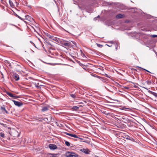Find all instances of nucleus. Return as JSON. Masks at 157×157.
Here are the masks:
<instances>
[{
    "label": "nucleus",
    "instance_id": "1",
    "mask_svg": "<svg viewBox=\"0 0 157 157\" xmlns=\"http://www.w3.org/2000/svg\"><path fill=\"white\" fill-rule=\"evenodd\" d=\"M71 42H72L73 44H75L74 43L73 41H66L65 42H63V45L69 47L71 45Z\"/></svg>",
    "mask_w": 157,
    "mask_h": 157
},
{
    "label": "nucleus",
    "instance_id": "2",
    "mask_svg": "<svg viewBox=\"0 0 157 157\" xmlns=\"http://www.w3.org/2000/svg\"><path fill=\"white\" fill-rule=\"evenodd\" d=\"M11 134L12 136L14 137L15 138L18 137L19 136V134L18 132L15 130H14Z\"/></svg>",
    "mask_w": 157,
    "mask_h": 157
},
{
    "label": "nucleus",
    "instance_id": "3",
    "mask_svg": "<svg viewBox=\"0 0 157 157\" xmlns=\"http://www.w3.org/2000/svg\"><path fill=\"white\" fill-rule=\"evenodd\" d=\"M67 157H76L78 156V155L75 153L68 152L67 154Z\"/></svg>",
    "mask_w": 157,
    "mask_h": 157
},
{
    "label": "nucleus",
    "instance_id": "4",
    "mask_svg": "<svg viewBox=\"0 0 157 157\" xmlns=\"http://www.w3.org/2000/svg\"><path fill=\"white\" fill-rule=\"evenodd\" d=\"M12 101L14 102L15 105L17 106L20 107L23 105V103L21 102L16 101L14 100H12Z\"/></svg>",
    "mask_w": 157,
    "mask_h": 157
},
{
    "label": "nucleus",
    "instance_id": "5",
    "mask_svg": "<svg viewBox=\"0 0 157 157\" xmlns=\"http://www.w3.org/2000/svg\"><path fill=\"white\" fill-rule=\"evenodd\" d=\"M6 93L7 94H8L9 96L11 98H19V97L18 96H16L14 95L13 94L11 93L10 92L7 91L6 92Z\"/></svg>",
    "mask_w": 157,
    "mask_h": 157
},
{
    "label": "nucleus",
    "instance_id": "6",
    "mask_svg": "<svg viewBox=\"0 0 157 157\" xmlns=\"http://www.w3.org/2000/svg\"><path fill=\"white\" fill-rule=\"evenodd\" d=\"M49 148L52 150H54L56 149L57 146L55 144H50L48 146Z\"/></svg>",
    "mask_w": 157,
    "mask_h": 157
},
{
    "label": "nucleus",
    "instance_id": "7",
    "mask_svg": "<svg viewBox=\"0 0 157 157\" xmlns=\"http://www.w3.org/2000/svg\"><path fill=\"white\" fill-rule=\"evenodd\" d=\"M80 151L86 154H89L90 151H89L88 149H82L80 150Z\"/></svg>",
    "mask_w": 157,
    "mask_h": 157
},
{
    "label": "nucleus",
    "instance_id": "8",
    "mask_svg": "<svg viewBox=\"0 0 157 157\" xmlns=\"http://www.w3.org/2000/svg\"><path fill=\"white\" fill-rule=\"evenodd\" d=\"M46 36L48 37V38H49L51 40H55V39L56 38L55 37H54V36H53L51 35L50 34L47 33L46 34Z\"/></svg>",
    "mask_w": 157,
    "mask_h": 157
},
{
    "label": "nucleus",
    "instance_id": "9",
    "mask_svg": "<svg viewBox=\"0 0 157 157\" xmlns=\"http://www.w3.org/2000/svg\"><path fill=\"white\" fill-rule=\"evenodd\" d=\"M65 134L70 136H72V137L75 138H78V136L75 134H73L71 133H68L67 132H65Z\"/></svg>",
    "mask_w": 157,
    "mask_h": 157
},
{
    "label": "nucleus",
    "instance_id": "10",
    "mask_svg": "<svg viewBox=\"0 0 157 157\" xmlns=\"http://www.w3.org/2000/svg\"><path fill=\"white\" fill-rule=\"evenodd\" d=\"M0 109L2 112H5L6 114L8 113V112L6 109L4 105H3L2 106H1Z\"/></svg>",
    "mask_w": 157,
    "mask_h": 157
},
{
    "label": "nucleus",
    "instance_id": "11",
    "mask_svg": "<svg viewBox=\"0 0 157 157\" xmlns=\"http://www.w3.org/2000/svg\"><path fill=\"white\" fill-rule=\"evenodd\" d=\"M49 107V106L48 105L47 106H45L43 107L41 110L42 111L44 112L48 110Z\"/></svg>",
    "mask_w": 157,
    "mask_h": 157
},
{
    "label": "nucleus",
    "instance_id": "12",
    "mask_svg": "<svg viewBox=\"0 0 157 157\" xmlns=\"http://www.w3.org/2000/svg\"><path fill=\"white\" fill-rule=\"evenodd\" d=\"M124 16V15L123 14H120L117 15L116 16V17L117 19H119L121 18H122Z\"/></svg>",
    "mask_w": 157,
    "mask_h": 157
},
{
    "label": "nucleus",
    "instance_id": "13",
    "mask_svg": "<svg viewBox=\"0 0 157 157\" xmlns=\"http://www.w3.org/2000/svg\"><path fill=\"white\" fill-rule=\"evenodd\" d=\"M48 156L49 157H57L56 154H52L51 153H48Z\"/></svg>",
    "mask_w": 157,
    "mask_h": 157
},
{
    "label": "nucleus",
    "instance_id": "14",
    "mask_svg": "<svg viewBox=\"0 0 157 157\" xmlns=\"http://www.w3.org/2000/svg\"><path fill=\"white\" fill-rule=\"evenodd\" d=\"M149 92H150L151 93V94H152L155 97H157V94L156 93H155L154 92H152L151 91L149 90L148 91Z\"/></svg>",
    "mask_w": 157,
    "mask_h": 157
},
{
    "label": "nucleus",
    "instance_id": "15",
    "mask_svg": "<svg viewBox=\"0 0 157 157\" xmlns=\"http://www.w3.org/2000/svg\"><path fill=\"white\" fill-rule=\"evenodd\" d=\"M79 108L78 107L74 106L73 107L72 109L74 110H78Z\"/></svg>",
    "mask_w": 157,
    "mask_h": 157
},
{
    "label": "nucleus",
    "instance_id": "16",
    "mask_svg": "<svg viewBox=\"0 0 157 157\" xmlns=\"http://www.w3.org/2000/svg\"><path fill=\"white\" fill-rule=\"evenodd\" d=\"M14 78L15 79L16 81L18 80L19 79V77L18 75H14Z\"/></svg>",
    "mask_w": 157,
    "mask_h": 157
},
{
    "label": "nucleus",
    "instance_id": "17",
    "mask_svg": "<svg viewBox=\"0 0 157 157\" xmlns=\"http://www.w3.org/2000/svg\"><path fill=\"white\" fill-rule=\"evenodd\" d=\"M0 136L2 138H4L5 137V135L2 132H0Z\"/></svg>",
    "mask_w": 157,
    "mask_h": 157
},
{
    "label": "nucleus",
    "instance_id": "18",
    "mask_svg": "<svg viewBox=\"0 0 157 157\" xmlns=\"http://www.w3.org/2000/svg\"><path fill=\"white\" fill-rule=\"evenodd\" d=\"M9 2L10 3V6H11L12 7L13 6V2H12V1H11L10 0H9Z\"/></svg>",
    "mask_w": 157,
    "mask_h": 157
},
{
    "label": "nucleus",
    "instance_id": "19",
    "mask_svg": "<svg viewBox=\"0 0 157 157\" xmlns=\"http://www.w3.org/2000/svg\"><path fill=\"white\" fill-rule=\"evenodd\" d=\"M65 144L67 146H70V143H69V142H68L67 141H65Z\"/></svg>",
    "mask_w": 157,
    "mask_h": 157
},
{
    "label": "nucleus",
    "instance_id": "20",
    "mask_svg": "<svg viewBox=\"0 0 157 157\" xmlns=\"http://www.w3.org/2000/svg\"><path fill=\"white\" fill-rule=\"evenodd\" d=\"M80 51L81 52V55L82 56H83V57H85V56L84 55V54L82 52V51L80 50Z\"/></svg>",
    "mask_w": 157,
    "mask_h": 157
},
{
    "label": "nucleus",
    "instance_id": "21",
    "mask_svg": "<svg viewBox=\"0 0 157 157\" xmlns=\"http://www.w3.org/2000/svg\"><path fill=\"white\" fill-rule=\"evenodd\" d=\"M97 46L99 47H102L103 46L102 45L98 44H97Z\"/></svg>",
    "mask_w": 157,
    "mask_h": 157
},
{
    "label": "nucleus",
    "instance_id": "22",
    "mask_svg": "<svg viewBox=\"0 0 157 157\" xmlns=\"http://www.w3.org/2000/svg\"><path fill=\"white\" fill-rule=\"evenodd\" d=\"M115 47L116 49V50L118 49V46L117 44H115Z\"/></svg>",
    "mask_w": 157,
    "mask_h": 157
},
{
    "label": "nucleus",
    "instance_id": "23",
    "mask_svg": "<svg viewBox=\"0 0 157 157\" xmlns=\"http://www.w3.org/2000/svg\"><path fill=\"white\" fill-rule=\"evenodd\" d=\"M71 97L73 98H74L75 97V94H71Z\"/></svg>",
    "mask_w": 157,
    "mask_h": 157
},
{
    "label": "nucleus",
    "instance_id": "24",
    "mask_svg": "<svg viewBox=\"0 0 157 157\" xmlns=\"http://www.w3.org/2000/svg\"><path fill=\"white\" fill-rule=\"evenodd\" d=\"M26 18L27 19H28V20H29V19H30V18H31L30 17H29V16L28 15H27L26 16Z\"/></svg>",
    "mask_w": 157,
    "mask_h": 157
},
{
    "label": "nucleus",
    "instance_id": "25",
    "mask_svg": "<svg viewBox=\"0 0 157 157\" xmlns=\"http://www.w3.org/2000/svg\"><path fill=\"white\" fill-rule=\"evenodd\" d=\"M108 43L111 44H112L114 43V42L112 41H109Z\"/></svg>",
    "mask_w": 157,
    "mask_h": 157
},
{
    "label": "nucleus",
    "instance_id": "26",
    "mask_svg": "<svg viewBox=\"0 0 157 157\" xmlns=\"http://www.w3.org/2000/svg\"><path fill=\"white\" fill-rule=\"evenodd\" d=\"M147 83V84H150L151 83V81H146Z\"/></svg>",
    "mask_w": 157,
    "mask_h": 157
},
{
    "label": "nucleus",
    "instance_id": "27",
    "mask_svg": "<svg viewBox=\"0 0 157 157\" xmlns=\"http://www.w3.org/2000/svg\"><path fill=\"white\" fill-rule=\"evenodd\" d=\"M106 45L109 47H111L112 46V45L111 44H106Z\"/></svg>",
    "mask_w": 157,
    "mask_h": 157
},
{
    "label": "nucleus",
    "instance_id": "28",
    "mask_svg": "<svg viewBox=\"0 0 157 157\" xmlns=\"http://www.w3.org/2000/svg\"><path fill=\"white\" fill-rule=\"evenodd\" d=\"M152 37H157V35H154L152 36Z\"/></svg>",
    "mask_w": 157,
    "mask_h": 157
},
{
    "label": "nucleus",
    "instance_id": "29",
    "mask_svg": "<svg viewBox=\"0 0 157 157\" xmlns=\"http://www.w3.org/2000/svg\"><path fill=\"white\" fill-rule=\"evenodd\" d=\"M143 70H145V71H147V72H149L151 73V72H150V71H148V70H146V69H145L143 68Z\"/></svg>",
    "mask_w": 157,
    "mask_h": 157
},
{
    "label": "nucleus",
    "instance_id": "30",
    "mask_svg": "<svg viewBox=\"0 0 157 157\" xmlns=\"http://www.w3.org/2000/svg\"><path fill=\"white\" fill-rule=\"evenodd\" d=\"M48 117L49 118H51V117H52V116H51V115H48Z\"/></svg>",
    "mask_w": 157,
    "mask_h": 157
},
{
    "label": "nucleus",
    "instance_id": "31",
    "mask_svg": "<svg viewBox=\"0 0 157 157\" xmlns=\"http://www.w3.org/2000/svg\"><path fill=\"white\" fill-rule=\"evenodd\" d=\"M143 88H144L145 89H146V90H149L148 89H147V88L145 87H143Z\"/></svg>",
    "mask_w": 157,
    "mask_h": 157
},
{
    "label": "nucleus",
    "instance_id": "32",
    "mask_svg": "<svg viewBox=\"0 0 157 157\" xmlns=\"http://www.w3.org/2000/svg\"><path fill=\"white\" fill-rule=\"evenodd\" d=\"M18 17L20 19H21V18L19 16H18Z\"/></svg>",
    "mask_w": 157,
    "mask_h": 157
},
{
    "label": "nucleus",
    "instance_id": "33",
    "mask_svg": "<svg viewBox=\"0 0 157 157\" xmlns=\"http://www.w3.org/2000/svg\"><path fill=\"white\" fill-rule=\"evenodd\" d=\"M36 87L37 88H39V86H36Z\"/></svg>",
    "mask_w": 157,
    "mask_h": 157
},
{
    "label": "nucleus",
    "instance_id": "34",
    "mask_svg": "<svg viewBox=\"0 0 157 157\" xmlns=\"http://www.w3.org/2000/svg\"><path fill=\"white\" fill-rule=\"evenodd\" d=\"M2 77L3 78V74L2 73Z\"/></svg>",
    "mask_w": 157,
    "mask_h": 157
},
{
    "label": "nucleus",
    "instance_id": "35",
    "mask_svg": "<svg viewBox=\"0 0 157 157\" xmlns=\"http://www.w3.org/2000/svg\"><path fill=\"white\" fill-rule=\"evenodd\" d=\"M75 3V2H74V4H76V3Z\"/></svg>",
    "mask_w": 157,
    "mask_h": 157
},
{
    "label": "nucleus",
    "instance_id": "36",
    "mask_svg": "<svg viewBox=\"0 0 157 157\" xmlns=\"http://www.w3.org/2000/svg\"><path fill=\"white\" fill-rule=\"evenodd\" d=\"M75 3V2H74V4H76V3Z\"/></svg>",
    "mask_w": 157,
    "mask_h": 157
},
{
    "label": "nucleus",
    "instance_id": "37",
    "mask_svg": "<svg viewBox=\"0 0 157 157\" xmlns=\"http://www.w3.org/2000/svg\"><path fill=\"white\" fill-rule=\"evenodd\" d=\"M93 76H94V77H96L94 75H92Z\"/></svg>",
    "mask_w": 157,
    "mask_h": 157
},
{
    "label": "nucleus",
    "instance_id": "38",
    "mask_svg": "<svg viewBox=\"0 0 157 157\" xmlns=\"http://www.w3.org/2000/svg\"><path fill=\"white\" fill-rule=\"evenodd\" d=\"M97 77L98 78H99V77L98 76Z\"/></svg>",
    "mask_w": 157,
    "mask_h": 157
},
{
    "label": "nucleus",
    "instance_id": "39",
    "mask_svg": "<svg viewBox=\"0 0 157 157\" xmlns=\"http://www.w3.org/2000/svg\"><path fill=\"white\" fill-rule=\"evenodd\" d=\"M18 15H17V16L18 17Z\"/></svg>",
    "mask_w": 157,
    "mask_h": 157
},
{
    "label": "nucleus",
    "instance_id": "40",
    "mask_svg": "<svg viewBox=\"0 0 157 157\" xmlns=\"http://www.w3.org/2000/svg\"><path fill=\"white\" fill-rule=\"evenodd\" d=\"M99 17V16H98V17Z\"/></svg>",
    "mask_w": 157,
    "mask_h": 157
}]
</instances>
